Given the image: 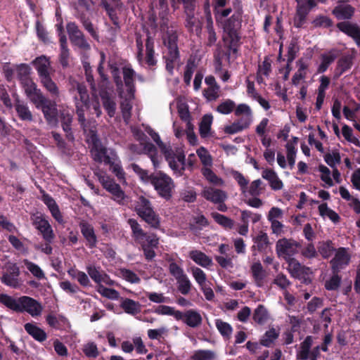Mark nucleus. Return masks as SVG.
<instances>
[{"label": "nucleus", "instance_id": "obj_11", "mask_svg": "<svg viewBox=\"0 0 360 360\" xmlns=\"http://www.w3.org/2000/svg\"><path fill=\"white\" fill-rule=\"evenodd\" d=\"M1 281L9 287L13 288H19L22 283L20 278L19 267L15 264L7 263L4 267Z\"/></svg>", "mask_w": 360, "mask_h": 360}, {"label": "nucleus", "instance_id": "obj_47", "mask_svg": "<svg viewBox=\"0 0 360 360\" xmlns=\"http://www.w3.org/2000/svg\"><path fill=\"white\" fill-rule=\"evenodd\" d=\"M213 117L211 115L203 116L199 127L200 134L202 137L205 138L210 135Z\"/></svg>", "mask_w": 360, "mask_h": 360}, {"label": "nucleus", "instance_id": "obj_44", "mask_svg": "<svg viewBox=\"0 0 360 360\" xmlns=\"http://www.w3.org/2000/svg\"><path fill=\"white\" fill-rule=\"evenodd\" d=\"M143 153L147 154L151 160L153 165L155 168H158L160 166V158L158 155L157 150L155 146L151 143H145L143 148Z\"/></svg>", "mask_w": 360, "mask_h": 360}, {"label": "nucleus", "instance_id": "obj_6", "mask_svg": "<svg viewBox=\"0 0 360 360\" xmlns=\"http://www.w3.org/2000/svg\"><path fill=\"white\" fill-rule=\"evenodd\" d=\"M135 210L137 214L150 226L155 229L160 226V218L147 198L143 196L139 197L135 205Z\"/></svg>", "mask_w": 360, "mask_h": 360}, {"label": "nucleus", "instance_id": "obj_56", "mask_svg": "<svg viewBox=\"0 0 360 360\" xmlns=\"http://www.w3.org/2000/svg\"><path fill=\"white\" fill-rule=\"evenodd\" d=\"M254 247L259 251H264L269 245V238L266 233L260 232L254 239Z\"/></svg>", "mask_w": 360, "mask_h": 360}, {"label": "nucleus", "instance_id": "obj_45", "mask_svg": "<svg viewBox=\"0 0 360 360\" xmlns=\"http://www.w3.org/2000/svg\"><path fill=\"white\" fill-rule=\"evenodd\" d=\"M196 153L202 165V168L212 167L213 159L210 153L204 148L200 147Z\"/></svg>", "mask_w": 360, "mask_h": 360}, {"label": "nucleus", "instance_id": "obj_60", "mask_svg": "<svg viewBox=\"0 0 360 360\" xmlns=\"http://www.w3.org/2000/svg\"><path fill=\"white\" fill-rule=\"evenodd\" d=\"M249 127V125L245 123L241 122L240 120H238L229 125L225 126L224 131L226 134H236L243 131L245 129Z\"/></svg>", "mask_w": 360, "mask_h": 360}, {"label": "nucleus", "instance_id": "obj_39", "mask_svg": "<svg viewBox=\"0 0 360 360\" xmlns=\"http://www.w3.org/2000/svg\"><path fill=\"white\" fill-rule=\"evenodd\" d=\"M24 327L26 332L36 340L42 342L46 339V333L36 325L27 323Z\"/></svg>", "mask_w": 360, "mask_h": 360}, {"label": "nucleus", "instance_id": "obj_4", "mask_svg": "<svg viewBox=\"0 0 360 360\" xmlns=\"http://www.w3.org/2000/svg\"><path fill=\"white\" fill-rule=\"evenodd\" d=\"M242 22V13L236 11L229 18L224 22V36L225 42L229 45H236L240 39V28Z\"/></svg>", "mask_w": 360, "mask_h": 360}, {"label": "nucleus", "instance_id": "obj_21", "mask_svg": "<svg viewBox=\"0 0 360 360\" xmlns=\"http://www.w3.org/2000/svg\"><path fill=\"white\" fill-rule=\"evenodd\" d=\"M202 195L206 200L215 204L224 202L227 198V194L225 191L212 187L204 188Z\"/></svg>", "mask_w": 360, "mask_h": 360}, {"label": "nucleus", "instance_id": "obj_57", "mask_svg": "<svg viewBox=\"0 0 360 360\" xmlns=\"http://www.w3.org/2000/svg\"><path fill=\"white\" fill-rule=\"evenodd\" d=\"M190 270L199 287L208 283L207 276L201 269L196 266H192Z\"/></svg>", "mask_w": 360, "mask_h": 360}, {"label": "nucleus", "instance_id": "obj_38", "mask_svg": "<svg viewBox=\"0 0 360 360\" xmlns=\"http://www.w3.org/2000/svg\"><path fill=\"white\" fill-rule=\"evenodd\" d=\"M128 224L130 226L132 231V237L136 242L139 243L149 236L143 231L140 224L136 219H129L128 220Z\"/></svg>", "mask_w": 360, "mask_h": 360}, {"label": "nucleus", "instance_id": "obj_58", "mask_svg": "<svg viewBox=\"0 0 360 360\" xmlns=\"http://www.w3.org/2000/svg\"><path fill=\"white\" fill-rule=\"evenodd\" d=\"M26 268L30 271V273L38 279L45 278V274L42 269L36 264L25 259L23 261Z\"/></svg>", "mask_w": 360, "mask_h": 360}, {"label": "nucleus", "instance_id": "obj_49", "mask_svg": "<svg viewBox=\"0 0 360 360\" xmlns=\"http://www.w3.org/2000/svg\"><path fill=\"white\" fill-rule=\"evenodd\" d=\"M252 318L259 324L265 323L269 319V314L266 309L262 304L259 305L255 309Z\"/></svg>", "mask_w": 360, "mask_h": 360}, {"label": "nucleus", "instance_id": "obj_55", "mask_svg": "<svg viewBox=\"0 0 360 360\" xmlns=\"http://www.w3.org/2000/svg\"><path fill=\"white\" fill-rule=\"evenodd\" d=\"M0 302L13 311H18V309H20L18 306L19 299L16 300L6 294H0Z\"/></svg>", "mask_w": 360, "mask_h": 360}, {"label": "nucleus", "instance_id": "obj_30", "mask_svg": "<svg viewBox=\"0 0 360 360\" xmlns=\"http://www.w3.org/2000/svg\"><path fill=\"white\" fill-rule=\"evenodd\" d=\"M14 108L21 120L27 122L33 120L32 113L26 103L18 98L15 100Z\"/></svg>", "mask_w": 360, "mask_h": 360}, {"label": "nucleus", "instance_id": "obj_14", "mask_svg": "<svg viewBox=\"0 0 360 360\" xmlns=\"http://www.w3.org/2000/svg\"><path fill=\"white\" fill-rule=\"evenodd\" d=\"M34 227L41 233L46 242L51 243L54 239V233L49 222L42 215H34L32 217Z\"/></svg>", "mask_w": 360, "mask_h": 360}, {"label": "nucleus", "instance_id": "obj_13", "mask_svg": "<svg viewBox=\"0 0 360 360\" xmlns=\"http://www.w3.org/2000/svg\"><path fill=\"white\" fill-rule=\"evenodd\" d=\"M19 308L18 311H26L32 317L38 316L41 314L43 307L36 300L28 297L22 296L19 298Z\"/></svg>", "mask_w": 360, "mask_h": 360}, {"label": "nucleus", "instance_id": "obj_5", "mask_svg": "<svg viewBox=\"0 0 360 360\" xmlns=\"http://www.w3.org/2000/svg\"><path fill=\"white\" fill-rule=\"evenodd\" d=\"M151 184L161 198L167 200L172 198L175 184L167 174L161 172L153 174Z\"/></svg>", "mask_w": 360, "mask_h": 360}, {"label": "nucleus", "instance_id": "obj_24", "mask_svg": "<svg viewBox=\"0 0 360 360\" xmlns=\"http://www.w3.org/2000/svg\"><path fill=\"white\" fill-rule=\"evenodd\" d=\"M32 63L37 71L40 79L50 76L52 68L49 59L46 56H42L37 58L33 60Z\"/></svg>", "mask_w": 360, "mask_h": 360}, {"label": "nucleus", "instance_id": "obj_20", "mask_svg": "<svg viewBox=\"0 0 360 360\" xmlns=\"http://www.w3.org/2000/svg\"><path fill=\"white\" fill-rule=\"evenodd\" d=\"M338 28L342 32L354 39L357 45H360V27L349 21H343L337 24Z\"/></svg>", "mask_w": 360, "mask_h": 360}, {"label": "nucleus", "instance_id": "obj_8", "mask_svg": "<svg viewBox=\"0 0 360 360\" xmlns=\"http://www.w3.org/2000/svg\"><path fill=\"white\" fill-rule=\"evenodd\" d=\"M98 178L103 188L112 194L115 201L122 205L126 202L127 196L121 189L120 185L116 184L113 179L103 174H98Z\"/></svg>", "mask_w": 360, "mask_h": 360}, {"label": "nucleus", "instance_id": "obj_48", "mask_svg": "<svg viewBox=\"0 0 360 360\" xmlns=\"http://www.w3.org/2000/svg\"><path fill=\"white\" fill-rule=\"evenodd\" d=\"M217 354L212 350L199 349L193 352L192 360H215Z\"/></svg>", "mask_w": 360, "mask_h": 360}, {"label": "nucleus", "instance_id": "obj_3", "mask_svg": "<svg viewBox=\"0 0 360 360\" xmlns=\"http://www.w3.org/2000/svg\"><path fill=\"white\" fill-rule=\"evenodd\" d=\"M150 135L164 154L169 167L174 173L177 176H181L185 169V155L182 150L181 148L172 149L169 146L165 144L161 141L159 135L154 131H151Z\"/></svg>", "mask_w": 360, "mask_h": 360}, {"label": "nucleus", "instance_id": "obj_62", "mask_svg": "<svg viewBox=\"0 0 360 360\" xmlns=\"http://www.w3.org/2000/svg\"><path fill=\"white\" fill-rule=\"evenodd\" d=\"M96 290L102 296L108 299L117 300L120 297V293L117 290L106 288L103 284L97 285Z\"/></svg>", "mask_w": 360, "mask_h": 360}, {"label": "nucleus", "instance_id": "obj_59", "mask_svg": "<svg viewBox=\"0 0 360 360\" xmlns=\"http://www.w3.org/2000/svg\"><path fill=\"white\" fill-rule=\"evenodd\" d=\"M231 174L239 185L241 192L243 193H246L249 180L246 179L243 174L238 171L232 170L231 172Z\"/></svg>", "mask_w": 360, "mask_h": 360}, {"label": "nucleus", "instance_id": "obj_40", "mask_svg": "<svg viewBox=\"0 0 360 360\" xmlns=\"http://www.w3.org/2000/svg\"><path fill=\"white\" fill-rule=\"evenodd\" d=\"M313 343V339L311 336H307L305 340L300 344V350L297 354V359L302 360L309 359L311 347Z\"/></svg>", "mask_w": 360, "mask_h": 360}, {"label": "nucleus", "instance_id": "obj_42", "mask_svg": "<svg viewBox=\"0 0 360 360\" xmlns=\"http://www.w3.org/2000/svg\"><path fill=\"white\" fill-rule=\"evenodd\" d=\"M56 18L57 23L56 24V30L59 38L60 45H66L67 37L64 30L63 20L61 14L58 11L56 12Z\"/></svg>", "mask_w": 360, "mask_h": 360}, {"label": "nucleus", "instance_id": "obj_50", "mask_svg": "<svg viewBox=\"0 0 360 360\" xmlns=\"http://www.w3.org/2000/svg\"><path fill=\"white\" fill-rule=\"evenodd\" d=\"M251 271L252 273V276L255 278L256 284L258 286H262V281L265 276V273L263 269V267L259 262H255L252 265Z\"/></svg>", "mask_w": 360, "mask_h": 360}, {"label": "nucleus", "instance_id": "obj_61", "mask_svg": "<svg viewBox=\"0 0 360 360\" xmlns=\"http://www.w3.org/2000/svg\"><path fill=\"white\" fill-rule=\"evenodd\" d=\"M211 216L217 223L225 229H231L233 226V221L224 215L217 212H212Z\"/></svg>", "mask_w": 360, "mask_h": 360}, {"label": "nucleus", "instance_id": "obj_64", "mask_svg": "<svg viewBox=\"0 0 360 360\" xmlns=\"http://www.w3.org/2000/svg\"><path fill=\"white\" fill-rule=\"evenodd\" d=\"M215 325L221 335L228 338H230L233 329L229 323L224 322L221 319H217L215 321Z\"/></svg>", "mask_w": 360, "mask_h": 360}, {"label": "nucleus", "instance_id": "obj_54", "mask_svg": "<svg viewBox=\"0 0 360 360\" xmlns=\"http://www.w3.org/2000/svg\"><path fill=\"white\" fill-rule=\"evenodd\" d=\"M35 27L38 38L44 44L52 43L49 33L47 32L44 25L37 20L35 22Z\"/></svg>", "mask_w": 360, "mask_h": 360}, {"label": "nucleus", "instance_id": "obj_17", "mask_svg": "<svg viewBox=\"0 0 360 360\" xmlns=\"http://www.w3.org/2000/svg\"><path fill=\"white\" fill-rule=\"evenodd\" d=\"M355 8L347 1L340 0L332 13L338 20H349L354 14Z\"/></svg>", "mask_w": 360, "mask_h": 360}, {"label": "nucleus", "instance_id": "obj_28", "mask_svg": "<svg viewBox=\"0 0 360 360\" xmlns=\"http://www.w3.org/2000/svg\"><path fill=\"white\" fill-rule=\"evenodd\" d=\"M100 96L103 103V105L108 115L112 117L115 115L116 112V103L112 98L110 93L105 89H101L100 91Z\"/></svg>", "mask_w": 360, "mask_h": 360}, {"label": "nucleus", "instance_id": "obj_9", "mask_svg": "<svg viewBox=\"0 0 360 360\" xmlns=\"http://www.w3.org/2000/svg\"><path fill=\"white\" fill-rule=\"evenodd\" d=\"M299 246V243L295 240L283 238L276 242V252L279 257L288 260L297 253Z\"/></svg>", "mask_w": 360, "mask_h": 360}, {"label": "nucleus", "instance_id": "obj_29", "mask_svg": "<svg viewBox=\"0 0 360 360\" xmlns=\"http://www.w3.org/2000/svg\"><path fill=\"white\" fill-rule=\"evenodd\" d=\"M297 70L292 77V83L298 85L303 81L309 72V63L307 60L300 59L297 62Z\"/></svg>", "mask_w": 360, "mask_h": 360}, {"label": "nucleus", "instance_id": "obj_37", "mask_svg": "<svg viewBox=\"0 0 360 360\" xmlns=\"http://www.w3.org/2000/svg\"><path fill=\"white\" fill-rule=\"evenodd\" d=\"M201 173L205 180L216 186H222L224 185V181L218 176L212 169V167L201 168Z\"/></svg>", "mask_w": 360, "mask_h": 360}, {"label": "nucleus", "instance_id": "obj_18", "mask_svg": "<svg viewBox=\"0 0 360 360\" xmlns=\"http://www.w3.org/2000/svg\"><path fill=\"white\" fill-rule=\"evenodd\" d=\"M138 243L140 244L147 260H151L155 257L154 249L158 248L159 243V239L155 235L150 234Z\"/></svg>", "mask_w": 360, "mask_h": 360}, {"label": "nucleus", "instance_id": "obj_16", "mask_svg": "<svg viewBox=\"0 0 360 360\" xmlns=\"http://www.w3.org/2000/svg\"><path fill=\"white\" fill-rule=\"evenodd\" d=\"M86 269L91 278L97 283V285H102L103 283L108 285H114L115 281L100 267L90 264L86 266Z\"/></svg>", "mask_w": 360, "mask_h": 360}, {"label": "nucleus", "instance_id": "obj_34", "mask_svg": "<svg viewBox=\"0 0 360 360\" xmlns=\"http://www.w3.org/2000/svg\"><path fill=\"white\" fill-rule=\"evenodd\" d=\"M235 115L237 117H241L239 120L249 126L252 122V112L250 107L247 104H239L235 110Z\"/></svg>", "mask_w": 360, "mask_h": 360}, {"label": "nucleus", "instance_id": "obj_23", "mask_svg": "<svg viewBox=\"0 0 360 360\" xmlns=\"http://www.w3.org/2000/svg\"><path fill=\"white\" fill-rule=\"evenodd\" d=\"M237 49L233 46H220L218 50V55L216 60L215 70L216 72L219 75L221 73V60L225 59L229 61L233 58V55L236 53Z\"/></svg>", "mask_w": 360, "mask_h": 360}, {"label": "nucleus", "instance_id": "obj_26", "mask_svg": "<svg viewBox=\"0 0 360 360\" xmlns=\"http://www.w3.org/2000/svg\"><path fill=\"white\" fill-rule=\"evenodd\" d=\"M187 326L191 328H196L202 323L201 315L195 310L190 309L185 313L181 311V319Z\"/></svg>", "mask_w": 360, "mask_h": 360}, {"label": "nucleus", "instance_id": "obj_43", "mask_svg": "<svg viewBox=\"0 0 360 360\" xmlns=\"http://www.w3.org/2000/svg\"><path fill=\"white\" fill-rule=\"evenodd\" d=\"M60 119L63 130L67 133V136L72 139L71 131V123L72 122V115L68 110H63L60 112Z\"/></svg>", "mask_w": 360, "mask_h": 360}, {"label": "nucleus", "instance_id": "obj_12", "mask_svg": "<svg viewBox=\"0 0 360 360\" xmlns=\"http://www.w3.org/2000/svg\"><path fill=\"white\" fill-rule=\"evenodd\" d=\"M77 86V91L80 96V100L79 101L76 97L75 98V107L77 114L78 115V120L80 124L84 127V123L86 121L84 116V108H87V101L89 96L87 94V91L85 86L82 84H75Z\"/></svg>", "mask_w": 360, "mask_h": 360}, {"label": "nucleus", "instance_id": "obj_46", "mask_svg": "<svg viewBox=\"0 0 360 360\" xmlns=\"http://www.w3.org/2000/svg\"><path fill=\"white\" fill-rule=\"evenodd\" d=\"M186 19L185 25L190 32H195L196 34L200 32L201 30V26L200 21L195 18L193 13H186Z\"/></svg>", "mask_w": 360, "mask_h": 360}, {"label": "nucleus", "instance_id": "obj_19", "mask_svg": "<svg viewBox=\"0 0 360 360\" xmlns=\"http://www.w3.org/2000/svg\"><path fill=\"white\" fill-rule=\"evenodd\" d=\"M66 30L70 42L73 45H89L85 36L75 22H68Z\"/></svg>", "mask_w": 360, "mask_h": 360}, {"label": "nucleus", "instance_id": "obj_1", "mask_svg": "<svg viewBox=\"0 0 360 360\" xmlns=\"http://www.w3.org/2000/svg\"><path fill=\"white\" fill-rule=\"evenodd\" d=\"M154 8L159 10L158 18L155 13H151L148 18L150 26L153 29H156L159 25L163 32L162 40L163 45H177L178 34L174 27L168 26L169 22V8L167 0H152L151 10Z\"/></svg>", "mask_w": 360, "mask_h": 360}, {"label": "nucleus", "instance_id": "obj_32", "mask_svg": "<svg viewBox=\"0 0 360 360\" xmlns=\"http://www.w3.org/2000/svg\"><path fill=\"white\" fill-rule=\"evenodd\" d=\"M188 256L195 264L203 268H208L213 264L212 259L200 250H191Z\"/></svg>", "mask_w": 360, "mask_h": 360}, {"label": "nucleus", "instance_id": "obj_53", "mask_svg": "<svg viewBox=\"0 0 360 360\" xmlns=\"http://www.w3.org/2000/svg\"><path fill=\"white\" fill-rule=\"evenodd\" d=\"M283 52H286V55L284 56L287 57L288 63H291L296 57L298 52V46H280L278 55L280 59L285 60L284 58H283Z\"/></svg>", "mask_w": 360, "mask_h": 360}, {"label": "nucleus", "instance_id": "obj_41", "mask_svg": "<svg viewBox=\"0 0 360 360\" xmlns=\"http://www.w3.org/2000/svg\"><path fill=\"white\" fill-rule=\"evenodd\" d=\"M113 158H112L107 165H110V169L118 179L125 182V174L122 168L120 160L118 159L117 154Z\"/></svg>", "mask_w": 360, "mask_h": 360}, {"label": "nucleus", "instance_id": "obj_15", "mask_svg": "<svg viewBox=\"0 0 360 360\" xmlns=\"http://www.w3.org/2000/svg\"><path fill=\"white\" fill-rule=\"evenodd\" d=\"M115 80L117 86V91L120 96L122 98H124L120 103V108L122 114V117L126 123L129 122V120L131 117V110L132 108V105L131 103V99L134 98H129L128 96V93H125L124 89H123V84L122 83L121 79L119 77H115Z\"/></svg>", "mask_w": 360, "mask_h": 360}, {"label": "nucleus", "instance_id": "obj_22", "mask_svg": "<svg viewBox=\"0 0 360 360\" xmlns=\"http://www.w3.org/2000/svg\"><path fill=\"white\" fill-rule=\"evenodd\" d=\"M39 109L41 110L45 119L50 124L56 125L57 124L58 110L55 102L46 99Z\"/></svg>", "mask_w": 360, "mask_h": 360}, {"label": "nucleus", "instance_id": "obj_31", "mask_svg": "<svg viewBox=\"0 0 360 360\" xmlns=\"http://www.w3.org/2000/svg\"><path fill=\"white\" fill-rule=\"evenodd\" d=\"M262 176L268 181L270 187L275 191L281 190L283 187L282 181L277 174L271 169H266L262 171Z\"/></svg>", "mask_w": 360, "mask_h": 360}, {"label": "nucleus", "instance_id": "obj_2", "mask_svg": "<svg viewBox=\"0 0 360 360\" xmlns=\"http://www.w3.org/2000/svg\"><path fill=\"white\" fill-rule=\"evenodd\" d=\"M150 135L164 154L169 167L174 173L177 176H181L185 169V155L182 150L181 148L172 149L169 146L165 144L161 141L159 135L154 131H151Z\"/></svg>", "mask_w": 360, "mask_h": 360}, {"label": "nucleus", "instance_id": "obj_63", "mask_svg": "<svg viewBox=\"0 0 360 360\" xmlns=\"http://www.w3.org/2000/svg\"><path fill=\"white\" fill-rule=\"evenodd\" d=\"M264 190L263 183L260 179H257L251 182L249 187H248L247 192L252 196L259 195Z\"/></svg>", "mask_w": 360, "mask_h": 360}, {"label": "nucleus", "instance_id": "obj_51", "mask_svg": "<svg viewBox=\"0 0 360 360\" xmlns=\"http://www.w3.org/2000/svg\"><path fill=\"white\" fill-rule=\"evenodd\" d=\"M155 312L159 315L173 316L176 320L181 319V311L175 310L174 307L167 305H160L155 309Z\"/></svg>", "mask_w": 360, "mask_h": 360}, {"label": "nucleus", "instance_id": "obj_25", "mask_svg": "<svg viewBox=\"0 0 360 360\" xmlns=\"http://www.w3.org/2000/svg\"><path fill=\"white\" fill-rule=\"evenodd\" d=\"M350 255L348 251L345 248H339L334 258L331 260L333 268L336 270L342 269L344 266L349 264Z\"/></svg>", "mask_w": 360, "mask_h": 360}, {"label": "nucleus", "instance_id": "obj_52", "mask_svg": "<svg viewBox=\"0 0 360 360\" xmlns=\"http://www.w3.org/2000/svg\"><path fill=\"white\" fill-rule=\"evenodd\" d=\"M40 82L52 96L58 97L59 96V89L56 84L51 79V76L41 79Z\"/></svg>", "mask_w": 360, "mask_h": 360}, {"label": "nucleus", "instance_id": "obj_36", "mask_svg": "<svg viewBox=\"0 0 360 360\" xmlns=\"http://www.w3.org/2000/svg\"><path fill=\"white\" fill-rule=\"evenodd\" d=\"M81 232L84 237L87 240L88 245L90 248H93L96 244V236L91 225L82 222L80 223Z\"/></svg>", "mask_w": 360, "mask_h": 360}, {"label": "nucleus", "instance_id": "obj_33", "mask_svg": "<svg viewBox=\"0 0 360 360\" xmlns=\"http://www.w3.org/2000/svg\"><path fill=\"white\" fill-rule=\"evenodd\" d=\"M123 6V3H122L120 6L117 7L116 4H110L107 1L101 6L103 9L105 10L107 15L109 17L113 25H116L117 28H118V22H120V18L117 14V11H122Z\"/></svg>", "mask_w": 360, "mask_h": 360}, {"label": "nucleus", "instance_id": "obj_27", "mask_svg": "<svg viewBox=\"0 0 360 360\" xmlns=\"http://www.w3.org/2000/svg\"><path fill=\"white\" fill-rule=\"evenodd\" d=\"M122 73L124 77V86L126 88L125 93H128L129 98L134 96V79L135 77V72L129 65H125L122 68Z\"/></svg>", "mask_w": 360, "mask_h": 360}, {"label": "nucleus", "instance_id": "obj_7", "mask_svg": "<svg viewBox=\"0 0 360 360\" xmlns=\"http://www.w3.org/2000/svg\"><path fill=\"white\" fill-rule=\"evenodd\" d=\"M296 1L297 8L294 18V25L296 27H302L306 23L309 13L316 6L317 2L326 4L328 0H296Z\"/></svg>", "mask_w": 360, "mask_h": 360}, {"label": "nucleus", "instance_id": "obj_10", "mask_svg": "<svg viewBox=\"0 0 360 360\" xmlns=\"http://www.w3.org/2000/svg\"><path fill=\"white\" fill-rule=\"evenodd\" d=\"M91 141L93 146L91 153L95 161L108 164L112 158H114L113 157L116 153L113 150L108 151L107 148L101 144L94 134L91 136Z\"/></svg>", "mask_w": 360, "mask_h": 360}, {"label": "nucleus", "instance_id": "obj_35", "mask_svg": "<svg viewBox=\"0 0 360 360\" xmlns=\"http://www.w3.org/2000/svg\"><path fill=\"white\" fill-rule=\"evenodd\" d=\"M120 307L125 313L132 316L139 314L141 311V304L139 302L129 298L122 300Z\"/></svg>", "mask_w": 360, "mask_h": 360}]
</instances>
